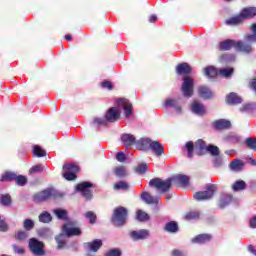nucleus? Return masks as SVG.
<instances>
[{"label":"nucleus","mask_w":256,"mask_h":256,"mask_svg":"<svg viewBox=\"0 0 256 256\" xmlns=\"http://www.w3.org/2000/svg\"><path fill=\"white\" fill-rule=\"evenodd\" d=\"M250 29L252 31V34H247L244 37V39L248 42H236V51H239V53H242L243 55H251L253 54V51H255L251 43H256V23H253Z\"/></svg>","instance_id":"obj_1"},{"label":"nucleus","mask_w":256,"mask_h":256,"mask_svg":"<svg viewBox=\"0 0 256 256\" xmlns=\"http://www.w3.org/2000/svg\"><path fill=\"white\" fill-rule=\"evenodd\" d=\"M256 17V7H246L240 12V15L234 16L226 20L227 25H239L243 23L246 19H253Z\"/></svg>","instance_id":"obj_2"},{"label":"nucleus","mask_w":256,"mask_h":256,"mask_svg":"<svg viewBox=\"0 0 256 256\" xmlns=\"http://www.w3.org/2000/svg\"><path fill=\"white\" fill-rule=\"evenodd\" d=\"M59 197H63V195L53 188H47L34 194L33 201L34 203H43L48 199H57Z\"/></svg>","instance_id":"obj_3"},{"label":"nucleus","mask_w":256,"mask_h":256,"mask_svg":"<svg viewBox=\"0 0 256 256\" xmlns=\"http://www.w3.org/2000/svg\"><path fill=\"white\" fill-rule=\"evenodd\" d=\"M129 216V211L123 206H119L114 209L111 221L116 227H123L127 223V217Z\"/></svg>","instance_id":"obj_4"},{"label":"nucleus","mask_w":256,"mask_h":256,"mask_svg":"<svg viewBox=\"0 0 256 256\" xmlns=\"http://www.w3.org/2000/svg\"><path fill=\"white\" fill-rule=\"evenodd\" d=\"M149 187H154L157 189V191H160L161 193H167L173 187V178H167L166 180H163L161 178H152L149 181Z\"/></svg>","instance_id":"obj_5"},{"label":"nucleus","mask_w":256,"mask_h":256,"mask_svg":"<svg viewBox=\"0 0 256 256\" xmlns=\"http://www.w3.org/2000/svg\"><path fill=\"white\" fill-rule=\"evenodd\" d=\"M217 192L216 184H206L205 191H198L194 194L195 201H207L213 199V196Z\"/></svg>","instance_id":"obj_6"},{"label":"nucleus","mask_w":256,"mask_h":256,"mask_svg":"<svg viewBox=\"0 0 256 256\" xmlns=\"http://www.w3.org/2000/svg\"><path fill=\"white\" fill-rule=\"evenodd\" d=\"M79 173V166L73 163L63 165L62 176L66 181H75Z\"/></svg>","instance_id":"obj_7"},{"label":"nucleus","mask_w":256,"mask_h":256,"mask_svg":"<svg viewBox=\"0 0 256 256\" xmlns=\"http://www.w3.org/2000/svg\"><path fill=\"white\" fill-rule=\"evenodd\" d=\"M181 91L184 97H193V89L195 87V81L191 76H184Z\"/></svg>","instance_id":"obj_8"},{"label":"nucleus","mask_w":256,"mask_h":256,"mask_svg":"<svg viewBox=\"0 0 256 256\" xmlns=\"http://www.w3.org/2000/svg\"><path fill=\"white\" fill-rule=\"evenodd\" d=\"M77 222L69 221L63 225L62 231L66 237H79L82 234L81 229L77 228Z\"/></svg>","instance_id":"obj_9"},{"label":"nucleus","mask_w":256,"mask_h":256,"mask_svg":"<svg viewBox=\"0 0 256 256\" xmlns=\"http://www.w3.org/2000/svg\"><path fill=\"white\" fill-rule=\"evenodd\" d=\"M91 187H93V183L81 182L77 184L76 189L81 193L82 196H84L86 201H91V199H93V192L89 190Z\"/></svg>","instance_id":"obj_10"},{"label":"nucleus","mask_w":256,"mask_h":256,"mask_svg":"<svg viewBox=\"0 0 256 256\" xmlns=\"http://www.w3.org/2000/svg\"><path fill=\"white\" fill-rule=\"evenodd\" d=\"M28 245L33 255H38V256L45 255V250H43V247H45V245L43 244V242L37 240L36 238H31L29 240Z\"/></svg>","instance_id":"obj_11"},{"label":"nucleus","mask_w":256,"mask_h":256,"mask_svg":"<svg viewBox=\"0 0 256 256\" xmlns=\"http://www.w3.org/2000/svg\"><path fill=\"white\" fill-rule=\"evenodd\" d=\"M108 123H115L121 119V111L117 107H111L105 114Z\"/></svg>","instance_id":"obj_12"},{"label":"nucleus","mask_w":256,"mask_h":256,"mask_svg":"<svg viewBox=\"0 0 256 256\" xmlns=\"http://www.w3.org/2000/svg\"><path fill=\"white\" fill-rule=\"evenodd\" d=\"M118 106L123 108L126 119H129V117L133 115V104H131L129 100L127 99L118 100Z\"/></svg>","instance_id":"obj_13"},{"label":"nucleus","mask_w":256,"mask_h":256,"mask_svg":"<svg viewBox=\"0 0 256 256\" xmlns=\"http://www.w3.org/2000/svg\"><path fill=\"white\" fill-rule=\"evenodd\" d=\"M207 142L203 139H198L195 142V153L198 157H203L207 153Z\"/></svg>","instance_id":"obj_14"},{"label":"nucleus","mask_w":256,"mask_h":256,"mask_svg":"<svg viewBox=\"0 0 256 256\" xmlns=\"http://www.w3.org/2000/svg\"><path fill=\"white\" fill-rule=\"evenodd\" d=\"M212 127L216 129V131H223L225 129H231V121L225 119L215 120L212 123Z\"/></svg>","instance_id":"obj_15"},{"label":"nucleus","mask_w":256,"mask_h":256,"mask_svg":"<svg viewBox=\"0 0 256 256\" xmlns=\"http://www.w3.org/2000/svg\"><path fill=\"white\" fill-rule=\"evenodd\" d=\"M150 149L157 157L165 155V148L163 147V144L159 141H152L150 144Z\"/></svg>","instance_id":"obj_16"},{"label":"nucleus","mask_w":256,"mask_h":256,"mask_svg":"<svg viewBox=\"0 0 256 256\" xmlns=\"http://www.w3.org/2000/svg\"><path fill=\"white\" fill-rule=\"evenodd\" d=\"M130 237L133 239V241H141L143 239H147L149 237V230L142 229L140 231H131Z\"/></svg>","instance_id":"obj_17"},{"label":"nucleus","mask_w":256,"mask_h":256,"mask_svg":"<svg viewBox=\"0 0 256 256\" xmlns=\"http://www.w3.org/2000/svg\"><path fill=\"white\" fill-rule=\"evenodd\" d=\"M191 111L192 113H195V115H200L201 117H203V115L207 113V111L205 110V106L199 101H194L191 104Z\"/></svg>","instance_id":"obj_18"},{"label":"nucleus","mask_w":256,"mask_h":256,"mask_svg":"<svg viewBox=\"0 0 256 256\" xmlns=\"http://www.w3.org/2000/svg\"><path fill=\"white\" fill-rule=\"evenodd\" d=\"M236 45H237V41L228 39V40L220 42L218 45V49H219V51H231V49H233V47L236 48Z\"/></svg>","instance_id":"obj_19"},{"label":"nucleus","mask_w":256,"mask_h":256,"mask_svg":"<svg viewBox=\"0 0 256 256\" xmlns=\"http://www.w3.org/2000/svg\"><path fill=\"white\" fill-rule=\"evenodd\" d=\"M153 140L149 138H141L140 140L136 141L137 149H140V151H149L151 149V143Z\"/></svg>","instance_id":"obj_20"},{"label":"nucleus","mask_w":256,"mask_h":256,"mask_svg":"<svg viewBox=\"0 0 256 256\" xmlns=\"http://www.w3.org/2000/svg\"><path fill=\"white\" fill-rule=\"evenodd\" d=\"M226 102L228 105H240V103H243V98L241 96H238L237 93L232 92L226 97Z\"/></svg>","instance_id":"obj_21"},{"label":"nucleus","mask_w":256,"mask_h":256,"mask_svg":"<svg viewBox=\"0 0 256 256\" xmlns=\"http://www.w3.org/2000/svg\"><path fill=\"white\" fill-rule=\"evenodd\" d=\"M85 246L89 251L97 253L100 247H103V241L101 239H95L92 242L85 243Z\"/></svg>","instance_id":"obj_22"},{"label":"nucleus","mask_w":256,"mask_h":256,"mask_svg":"<svg viewBox=\"0 0 256 256\" xmlns=\"http://www.w3.org/2000/svg\"><path fill=\"white\" fill-rule=\"evenodd\" d=\"M121 141L126 147H133V145H137V140L132 134H123L121 136Z\"/></svg>","instance_id":"obj_23"},{"label":"nucleus","mask_w":256,"mask_h":256,"mask_svg":"<svg viewBox=\"0 0 256 256\" xmlns=\"http://www.w3.org/2000/svg\"><path fill=\"white\" fill-rule=\"evenodd\" d=\"M211 239H213V236H211V234H199L192 239V243L203 245L204 243H209Z\"/></svg>","instance_id":"obj_24"},{"label":"nucleus","mask_w":256,"mask_h":256,"mask_svg":"<svg viewBox=\"0 0 256 256\" xmlns=\"http://www.w3.org/2000/svg\"><path fill=\"white\" fill-rule=\"evenodd\" d=\"M198 95L202 99H212L213 92L207 86L198 87Z\"/></svg>","instance_id":"obj_25"},{"label":"nucleus","mask_w":256,"mask_h":256,"mask_svg":"<svg viewBox=\"0 0 256 256\" xmlns=\"http://www.w3.org/2000/svg\"><path fill=\"white\" fill-rule=\"evenodd\" d=\"M176 73L178 75L189 76L191 74V66H189L187 63L178 64L176 67Z\"/></svg>","instance_id":"obj_26"},{"label":"nucleus","mask_w":256,"mask_h":256,"mask_svg":"<svg viewBox=\"0 0 256 256\" xmlns=\"http://www.w3.org/2000/svg\"><path fill=\"white\" fill-rule=\"evenodd\" d=\"M141 199L145 201L148 205H157L159 204V198L153 197L149 192H143L141 194Z\"/></svg>","instance_id":"obj_27"},{"label":"nucleus","mask_w":256,"mask_h":256,"mask_svg":"<svg viewBox=\"0 0 256 256\" xmlns=\"http://www.w3.org/2000/svg\"><path fill=\"white\" fill-rule=\"evenodd\" d=\"M173 181H176L178 185H181L182 187H187L189 185V176L184 174H178L174 177H172Z\"/></svg>","instance_id":"obj_28"},{"label":"nucleus","mask_w":256,"mask_h":256,"mask_svg":"<svg viewBox=\"0 0 256 256\" xmlns=\"http://www.w3.org/2000/svg\"><path fill=\"white\" fill-rule=\"evenodd\" d=\"M164 231L166 233H179V224L176 221H170L165 224Z\"/></svg>","instance_id":"obj_29"},{"label":"nucleus","mask_w":256,"mask_h":256,"mask_svg":"<svg viewBox=\"0 0 256 256\" xmlns=\"http://www.w3.org/2000/svg\"><path fill=\"white\" fill-rule=\"evenodd\" d=\"M204 75L205 77H208V79H215L217 75H219V70L215 68L214 66H208L204 68Z\"/></svg>","instance_id":"obj_30"},{"label":"nucleus","mask_w":256,"mask_h":256,"mask_svg":"<svg viewBox=\"0 0 256 256\" xmlns=\"http://www.w3.org/2000/svg\"><path fill=\"white\" fill-rule=\"evenodd\" d=\"M233 202V196L230 194H226L222 196L219 200V207L220 209H225L228 205H231Z\"/></svg>","instance_id":"obj_31"},{"label":"nucleus","mask_w":256,"mask_h":256,"mask_svg":"<svg viewBox=\"0 0 256 256\" xmlns=\"http://www.w3.org/2000/svg\"><path fill=\"white\" fill-rule=\"evenodd\" d=\"M233 73H235V69L233 68H221L218 70L219 77H223L224 79H231Z\"/></svg>","instance_id":"obj_32"},{"label":"nucleus","mask_w":256,"mask_h":256,"mask_svg":"<svg viewBox=\"0 0 256 256\" xmlns=\"http://www.w3.org/2000/svg\"><path fill=\"white\" fill-rule=\"evenodd\" d=\"M16 175H17V173H15V172L6 171L2 174V176L0 178V182L7 183V182L15 181Z\"/></svg>","instance_id":"obj_33"},{"label":"nucleus","mask_w":256,"mask_h":256,"mask_svg":"<svg viewBox=\"0 0 256 256\" xmlns=\"http://www.w3.org/2000/svg\"><path fill=\"white\" fill-rule=\"evenodd\" d=\"M200 218H201V212L197 210L189 211L184 216V219L186 221H193L194 219H200Z\"/></svg>","instance_id":"obj_34"},{"label":"nucleus","mask_w":256,"mask_h":256,"mask_svg":"<svg viewBox=\"0 0 256 256\" xmlns=\"http://www.w3.org/2000/svg\"><path fill=\"white\" fill-rule=\"evenodd\" d=\"M244 166L245 164L239 159H235L230 163V169L232 171H243Z\"/></svg>","instance_id":"obj_35"},{"label":"nucleus","mask_w":256,"mask_h":256,"mask_svg":"<svg viewBox=\"0 0 256 256\" xmlns=\"http://www.w3.org/2000/svg\"><path fill=\"white\" fill-rule=\"evenodd\" d=\"M136 219L137 221H140V223H145V221H149L151 217L149 216V214H147V212L143 210H138L136 211Z\"/></svg>","instance_id":"obj_36"},{"label":"nucleus","mask_w":256,"mask_h":256,"mask_svg":"<svg viewBox=\"0 0 256 256\" xmlns=\"http://www.w3.org/2000/svg\"><path fill=\"white\" fill-rule=\"evenodd\" d=\"M206 153H210L212 157H219V155H221V151L219 150V147L213 144H210L207 146Z\"/></svg>","instance_id":"obj_37"},{"label":"nucleus","mask_w":256,"mask_h":256,"mask_svg":"<svg viewBox=\"0 0 256 256\" xmlns=\"http://www.w3.org/2000/svg\"><path fill=\"white\" fill-rule=\"evenodd\" d=\"M40 223H51L53 221V217L51 216V213L44 211L42 212L38 217Z\"/></svg>","instance_id":"obj_38"},{"label":"nucleus","mask_w":256,"mask_h":256,"mask_svg":"<svg viewBox=\"0 0 256 256\" xmlns=\"http://www.w3.org/2000/svg\"><path fill=\"white\" fill-rule=\"evenodd\" d=\"M55 239L58 245V249H63L67 245V239L65 238V234H60L56 236Z\"/></svg>","instance_id":"obj_39"},{"label":"nucleus","mask_w":256,"mask_h":256,"mask_svg":"<svg viewBox=\"0 0 256 256\" xmlns=\"http://www.w3.org/2000/svg\"><path fill=\"white\" fill-rule=\"evenodd\" d=\"M233 191H243L247 189V183L243 180L236 181L232 186Z\"/></svg>","instance_id":"obj_40"},{"label":"nucleus","mask_w":256,"mask_h":256,"mask_svg":"<svg viewBox=\"0 0 256 256\" xmlns=\"http://www.w3.org/2000/svg\"><path fill=\"white\" fill-rule=\"evenodd\" d=\"M114 189L116 191H129V183L125 181H119L114 184Z\"/></svg>","instance_id":"obj_41"},{"label":"nucleus","mask_w":256,"mask_h":256,"mask_svg":"<svg viewBox=\"0 0 256 256\" xmlns=\"http://www.w3.org/2000/svg\"><path fill=\"white\" fill-rule=\"evenodd\" d=\"M0 203L4 207H10V205L12 203L11 195H9V194H2L0 196Z\"/></svg>","instance_id":"obj_42"},{"label":"nucleus","mask_w":256,"mask_h":256,"mask_svg":"<svg viewBox=\"0 0 256 256\" xmlns=\"http://www.w3.org/2000/svg\"><path fill=\"white\" fill-rule=\"evenodd\" d=\"M114 175H116V177H127V169L123 166H118L114 168Z\"/></svg>","instance_id":"obj_43"},{"label":"nucleus","mask_w":256,"mask_h":256,"mask_svg":"<svg viewBox=\"0 0 256 256\" xmlns=\"http://www.w3.org/2000/svg\"><path fill=\"white\" fill-rule=\"evenodd\" d=\"M14 181L16 182V185H18L19 187H25V184L28 180L26 176L16 174Z\"/></svg>","instance_id":"obj_44"},{"label":"nucleus","mask_w":256,"mask_h":256,"mask_svg":"<svg viewBox=\"0 0 256 256\" xmlns=\"http://www.w3.org/2000/svg\"><path fill=\"white\" fill-rule=\"evenodd\" d=\"M109 123V120H107V117H101V118H94V124L98 125V127H107Z\"/></svg>","instance_id":"obj_45"},{"label":"nucleus","mask_w":256,"mask_h":256,"mask_svg":"<svg viewBox=\"0 0 256 256\" xmlns=\"http://www.w3.org/2000/svg\"><path fill=\"white\" fill-rule=\"evenodd\" d=\"M28 237L29 234L27 233V231L19 230L15 234L14 239H16V241H25V239H27Z\"/></svg>","instance_id":"obj_46"},{"label":"nucleus","mask_w":256,"mask_h":256,"mask_svg":"<svg viewBox=\"0 0 256 256\" xmlns=\"http://www.w3.org/2000/svg\"><path fill=\"white\" fill-rule=\"evenodd\" d=\"M85 217H86V219L89 220V223L91 225H95V223H97V214H95V212L88 211V212H86Z\"/></svg>","instance_id":"obj_47"},{"label":"nucleus","mask_w":256,"mask_h":256,"mask_svg":"<svg viewBox=\"0 0 256 256\" xmlns=\"http://www.w3.org/2000/svg\"><path fill=\"white\" fill-rule=\"evenodd\" d=\"M255 109H256V103L244 104L240 108V113H245V112H249V111H255Z\"/></svg>","instance_id":"obj_48"},{"label":"nucleus","mask_w":256,"mask_h":256,"mask_svg":"<svg viewBox=\"0 0 256 256\" xmlns=\"http://www.w3.org/2000/svg\"><path fill=\"white\" fill-rule=\"evenodd\" d=\"M35 227V222L32 219H25L23 222V228L25 231H31Z\"/></svg>","instance_id":"obj_49"},{"label":"nucleus","mask_w":256,"mask_h":256,"mask_svg":"<svg viewBox=\"0 0 256 256\" xmlns=\"http://www.w3.org/2000/svg\"><path fill=\"white\" fill-rule=\"evenodd\" d=\"M54 213L56 215V217H58L59 219H62L63 221H67V210H63V209H56L54 210Z\"/></svg>","instance_id":"obj_50"},{"label":"nucleus","mask_w":256,"mask_h":256,"mask_svg":"<svg viewBox=\"0 0 256 256\" xmlns=\"http://www.w3.org/2000/svg\"><path fill=\"white\" fill-rule=\"evenodd\" d=\"M147 169H149V166L145 163H141L136 168H134V171L139 173V175H143L144 173H147Z\"/></svg>","instance_id":"obj_51"},{"label":"nucleus","mask_w":256,"mask_h":256,"mask_svg":"<svg viewBox=\"0 0 256 256\" xmlns=\"http://www.w3.org/2000/svg\"><path fill=\"white\" fill-rule=\"evenodd\" d=\"M33 153L36 157H45L47 155V152L41 149L39 145L34 146Z\"/></svg>","instance_id":"obj_52"},{"label":"nucleus","mask_w":256,"mask_h":256,"mask_svg":"<svg viewBox=\"0 0 256 256\" xmlns=\"http://www.w3.org/2000/svg\"><path fill=\"white\" fill-rule=\"evenodd\" d=\"M43 170H44L43 165L38 164V165L32 166L29 169V174L35 175L36 173H43Z\"/></svg>","instance_id":"obj_53"},{"label":"nucleus","mask_w":256,"mask_h":256,"mask_svg":"<svg viewBox=\"0 0 256 256\" xmlns=\"http://www.w3.org/2000/svg\"><path fill=\"white\" fill-rule=\"evenodd\" d=\"M245 145L248 149H252V151H256V139L255 138H247L245 140Z\"/></svg>","instance_id":"obj_54"},{"label":"nucleus","mask_w":256,"mask_h":256,"mask_svg":"<svg viewBox=\"0 0 256 256\" xmlns=\"http://www.w3.org/2000/svg\"><path fill=\"white\" fill-rule=\"evenodd\" d=\"M186 149L188 153V157L191 159L193 158V151H195V143L189 141L186 143Z\"/></svg>","instance_id":"obj_55"},{"label":"nucleus","mask_w":256,"mask_h":256,"mask_svg":"<svg viewBox=\"0 0 256 256\" xmlns=\"http://www.w3.org/2000/svg\"><path fill=\"white\" fill-rule=\"evenodd\" d=\"M101 87L103 89H108V91H113V89L115 88V86L113 85V83L111 81L105 80L101 83Z\"/></svg>","instance_id":"obj_56"},{"label":"nucleus","mask_w":256,"mask_h":256,"mask_svg":"<svg viewBox=\"0 0 256 256\" xmlns=\"http://www.w3.org/2000/svg\"><path fill=\"white\" fill-rule=\"evenodd\" d=\"M7 231H9V224H7L5 220L1 219V216H0V232L7 233Z\"/></svg>","instance_id":"obj_57"},{"label":"nucleus","mask_w":256,"mask_h":256,"mask_svg":"<svg viewBox=\"0 0 256 256\" xmlns=\"http://www.w3.org/2000/svg\"><path fill=\"white\" fill-rule=\"evenodd\" d=\"M178 103L179 102L177 101V99L169 98V99H166V101H165V107H174L175 108Z\"/></svg>","instance_id":"obj_58"},{"label":"nucleus","mask_w":256,"mask_h":256,"mask_svg":"<svg viewBox=\"0 0 256 256\" xmlns=\"http://www.w3.org/2000/svg\"><path fill=\"white\" fill-rule=\"evenodd\" d=\"M104 256H121V250L117 248L111 249Z\"/></svg>","instance_id":"obj_59"},{"label":"nucleus","mask_w":256,"mask_h":256,"mask_svg":"<svg viewBox=\"0 0 256 256\" xmlns=\"http://www.w3.org/2000/svg\"><path fill=\"white\" fill-rule=\"evenodd\" d=\"M116 159L117 161H119L120 163H123V161H125L127 159V156L125 155V153L123 152H118L116 154Z\"/></svg>","instance_id":"obj_60"},{"label":"nucleus","mask_w":256,"mask_h":256,"mask_svg":"<svg viewBox=\"0 0 256 256\" xmlns=\"http://www.w3.org/2000/svg\"><path fill=\"white\" fill-rule=\"evenodd\" d=\"M12 247L14 249V253H18V255L25 254V249H23L22 247H19L16 244L12 245Z\"/></svg>","instance_id":"obj_61"},{"label":"nucleus","mask_w":256,"mask_h":256,"mask_svg":"<svg viewBox=\"0 0 256 256\" xmlns=\"http://www.w3.org/2000/svg\"><path fill=\"white\" fill-rule=\"evenodd\" d=\"M249 87L252 88L253 91H255V93H256V78H253L250 80Z\"/></svg>","instance_id":"obj_62"},{"label":"nucleus","mask_w":256,"mask_h":256,"mask_svg":"<svg viewBox=\"0 0 256 256\" xmlns=\"http://www.w3.org/2000/svg\"><path fill=\"white\" fill-rule=\"evenodd\" d=\"M249 225L251 229H256V216H254L252 219H250Z\"/></svg>","instance_id":"obj_63"},{"label":"nucleus","mask_w":256,"mask_h":256,"mask_svg":"<svg viewBox=\"0 0 256 256\" xmlns=\"http://www.w3.org/2000/svg\"><path fill=\"white\" fill-rule=\"evenodd\" d=\"M229 59H231V55L229 54H223L220 56V61H229Z\"/></svg>","instance_id":"obj_64"}]
</instances>
